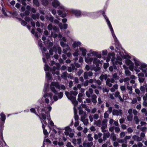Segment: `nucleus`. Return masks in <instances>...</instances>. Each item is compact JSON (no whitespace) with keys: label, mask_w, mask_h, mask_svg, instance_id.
I'll list each match as a JSON object with an SVG mask.
<instances>
[{"label":"nucleus","mask_w":147,"mask_h":147,"mask_svg":"<svg viewBox=\"0 0 147 147\" xmlns=\"http://www.w3.org/2000/svg\"><path fill=\"white\" fill-rule=\"evenodd\" d=\"M102 15L104 18H105V20H106L107 25L108 26L109 28V29L111 33L112 36L114 39V41L115 42V45H116V48L117 49V50L116 51L117 52L119 53V43L118 40L117 39V38L114 34V30L112 28L111 24L108 18L105 15V13H103Z\"/></svg>","instance_id":"nucleus-4"},{"label":"nucleus","mask_w":147,"mask_h":147,"mask_svg":"<svg viewBox=\"0 0 147 147\" xmlns=\"http://www.w3.org/2000/svg\"><path fill=\"white\" fill-rule=\"evenodd\" d=\"M93 60L92 61L94 64L96 65L97 67H94V69L95 71H98L99 70L100 68L99 67H98V64L100 63V61L96 57H93Z\"/></svg>","instance_id":"nucleus-11"},{"label":"nucleus","mask_w":147,"mask_h":147,"mask_svg":"<svg viewBox=\"0 0 147 147\" xmlns=\"http://www.w3.org/2000/svg\"><path fill=\"white\" fill-rule=\"evenodd\" d=\"M91 54L88 53L87 56L85 57V61L88 64H90L93 60V57H91Z\"/></svg>","instance_id":"nucleus-13"},{"label":"nucleus","mask_w":147,"mask_h":147,"mask_svg":"<svg viewBox=\"0 0 147 147\" xmlns=\"http://www.w3.org/2000/svg\"><path fill=\"white\" fill-rule=\"evenodd\" d=\"M82 85L84 86H88V80H86L84 82L82 83Z\"/></svg>","instance_id":"nucleus-57"},{"label":"nucleus","mask_w":147,"mask_h":147,"mask_svg":"<svg viewBox=\"0 0 147 147\" xmlns=\"http://www.w3.org/2000/svg\"><path fill=\"white\" fill-rule=\"evenodd\" d=\"M76 96H75V95L73 97H72L71 98V99H70V100H71L72 102L74 105V107H75V106H77L78 104V101L76 100ZM75 109H76L75 108Z\"/></svg>","instance_id":"nucleus-19"},{"label":"nucleus","mask_w":147,"mask_h":147,"mask_svg":"<svg viewBox=\"0 0 147 147\" xmlns=\"http://www.w3.org/2000/svg\"><path fill=\"white\" fill-rule=\"evenodd\" d=\"M52 4L54 7L57 8L59 9L58 11V13L60 16L64 18L66 16L67 13V9L60 4L57 0H53Z\"/></svg>","instance_id":"nucleus-3"},{"label":"nucleus","mask_w":147,"mask_h":147,"mask_svg":"<svg viewBox=\"0 0 147 147\" xmlns=\"http://www.w3.org/2000/svg\"><path fill=\"white\" fill-rule=\"evenodd\" d=\"M133 115H129L127 116V120L129 121H131L133 119Z\"/></svg>","instance_id":"nucleus-46"},{"label":"nucleus","mask_w":147,"mask_h":147,"mask_svg":"<svg viewBox=\"0 0 147 147\" xmlns=\"http://www.w3.org/2000/svg\"><path fill=\"white\" fill-rule=\"evenodd\" d=\"M53 31L55 32H57L59 31L58 28L55 26H53Z\"/></svg>","instance_id":"nucleus-64"},{"label":"nucleus","mask_w":147,"mask_h":147,"mask_svg":"<svg viewBox=\"0 0 147 147\" xmlns=\"http://www.w3.org/2000/svg\"><path fill=\"white\" fill-rule=\"evenodd\" d=\"M110 136V134L109 132L107 133H104L103 134V140L105 141L107 138H109Z\"/></svg>","instance_id":"nucleus-26"},{"label":"nucleus","mask_w":147,"mask_h":147,"mask_svg":"<svg viewBox=\"0 0 147 147\" xmlns=\"http://www.w3.org/2000/svg\"><path fill=\"white\" fill-rule=\"evenodd\" d=\"M94 82L95 83H96L98 85H100L101 84V82L100 80H95L94 81Z\"/></svg>","instance_id":"nucleus-59"},{"label":"nucleus","mask_w":147,"mask_h":147,"mask_svg":"<svg viewBox=\"0 0 147 147\" xmlns=\"http://www.w3.org/2000/svg\"><path fill=\"white\" fill-rule=\"evenodd\" d=\"M50 89L55 94H57L58 96L55 95L53 96V98L54 101H56L58 99H61L63 97V93L62 92H61L58 93V90L57 89L59 90H64L65 89V87L64 85L61 84L57 82H52L50 86Z\"/></svg>","instance_id":"nucleus-2"},{"label":"nucleus","mask_w":147,"mask_h":147,"mask_svg":"<svg viewBox=\"0 0 147 147\" xmlns=\"http://www.w3.org/2000/svg\"><path fill=\"white\" fill-rule=\"evenodd\" d=\"M72 12L76 17H80L81 16V13L80 11L76 10H72Z\"/></svg>","instance_id":"nucleus-16"},{"label":"nucleus","mask_w":147,"mask_h":147,"mask_svg":"<svg viewBox=\"0 0 147 147\" xmlns=\"http://www.w3.org/2000/svg\"><path fill=\"white\" fill-rule=\"evenodd\" d=\"M78 109L79 110V113L80 115L84 113L83 112L82 110V109L81 107H79L78 108Z\"/></svg>","instance_id":"nucleus-50"},{"label":"nucleus","mask_w":147,"mask_h":147,"mask_svg":"<svg viewBox=\"0 0 147 147\" xmlns=\"http://www.w3.org/2000/svg\"><path fill=\"white\" fill-rule=\"evenodd\" d=\"M87 138L88 141L90 142H92L93 140V138L92 137V134H89L88 135Z\"/></svg>","instance_id":"nucleus-39"},{"label":"nucleus","mask_w":147,"mask_h":147,"mask_svg":"<svg viewBox=\"0 0 147 147\" xmlns=\"http://www.w3.org/2000/svg\"><path fill=\"white\" fill-rule=\"evenodd\" d=\"M133 59L135 65L137 66L140 67V69L142 71V72L145 74V76L147 77V65L141 62L134 57H133Z\"/></svg>","instance_id":"nucleus-7"},{"label":"nucleus","mask_w":147,"mask_h":147,"mask_svg":"<svg viewBox=\"0 0 147 147\" xmlns=\"http://www.w3.org/2000/svg\"><path fill=\"white\" fill-rule=\"evenodd\" d=\"M30 111L31 112L35 113L36 115L39 117L40 118V117L36 113L35 109L32 108L30 109Z\"/></svg>","instance_id":"nucleus-47"},{"label":"nucleus","mask_w":147,"mask_h":147,"mask_svg":"<svg viewBox=\"0 0 147 147\" xmlns=\"http://www.w3.org/2000/svg\"><path fill=\"white\" fill-rule=\"evenodd\" d=\"M31 32L32 34H35V36L37 37H38V34H37V32H36V33L35 32V30L34 29H32V30L31 31Z\"/></svg>","instance_id":"nucleus-56"},{"label":"nucleus","mask_w":147,"mask_h":147,"mask_svg":"<svg viewBox=\"0 0 147 147\" xmlns=\"http://www.w3.org/2000/svg\"><path fill=\"white\" fill-rule=\"evenodd\" d=\"M60 45L63 47H65L66 46L68 45H66L63 41H62L60 42Z\"/></svg>","instance_id":"nucleus-58"},{"label":"nucleus","mask_w":147,"mask_h":147,"mask_svg":"<svg viewBox=\"0 0 147 147\" xmlns=\"http://www.w3.org/2000/svg\"><path fill=\"white\" fill-rule=\"evenodd\" d=\"M59 26L60 29H66L67 27V24H64L63 25L61 23L59 24Z\"/></svg>","instance_id":"nucleus-24"},{"label":"nucleus","mask_w":147,"mask_h":147,"mask_svg":"<svg viewBox=\"0 0 147 147\" xmlns=\"http://www.w3.org/2000/svg\"><path fill=\"white\" fill-rule=\"evenodd\" d=\"M49 84L47 83L45 84L43 91L45 93L43 97L39 99L37 102L38 104L40 105V107L38 106L36 108L37 111L39 113H40L42 118L40 117V119L42 124V127L44 135H46L48 134V132L45 129V125H47V123L46 121L47 118L49 122L50 120V111H51L52 108L51 106H49L45 109L46 107L48 105L49 102V98L51 100L50 102L52 104L53 102V101L52 99V93L49 94L47 93V89L48 88Z\"/></svg>","instance_id":"nucleus-1"},{"label":"nucleus","mask_w":147,"mask_h":147,"mask_svg":"<svg viewBox=\"0 0 147 147\" xmlns=\"http://www.w3.org/2000/svg\"><path fill=\"white\" fill-rule=\"evenodd\" d=\"M114 53H109L108 55L107 58L106 60L107 62H108L111 58V56H112V57L111 59V61L112 62L113 67L112 66H110L109 68V70L111 71H113V69H117V66L118 67L119 65V62L117 61L116 59L114 58L113 56Z\"/></svg>","instance_id":"nucleus-6"},{"label":"nucleus","mask_w":147,"mask_h":147,"mask_svg":"<svg viewBox=\"0 0 147 147\" xmlns=\"http://www.w3.org/2000/svg\"><path fill=\"white\" fill-rule=\"evenodd\" d=\"M97 97L95 94H93L91 96V100L92 102L94 104H95L97 102L96 99Z\"/></svg>","instance_id":"nucleus-22"},{"label":"nucleus","mask_w":147,"mask_h":147,"mask_svg":"<svg viewBox=\"0 0 147 147\" xmlns=\"http://www.w3.org/2000/svg\"><path fill=\"white\" fill-rule=\"evenodd\" d=\"M93 117L95 120H97L99 118V115L97 114H94L93 115Z\"/></svg>","instance_id":"nucleus-49"},{"label":"nucleus","mask_w":147,"mask_h":147,"mask_svg":"<svg viewBox=\"0 0 147 147\" xmlns=\"http://www.w3.org/2000/svg\"><path fill=\"white\" fill-rule=\"evenodd\" d=\"M30 12L28 11H26L24 12L23 13H21L20 15L22 17L26 16H28Z\"/></svg>","instance_id":"nucleus-34"},{"label":"nucleus","mask_w":147,"mask_h":147,"mask_svg":"<svg viewBox=\"0 0 147 147\" xmlns=\"http://www.w3.org/2000/svg\"><path fill=\"white\" fill-rule=\"evenodd\" d=\"M42 3L44 6H46L47 5L48 2L47 0H42Z\"/></svg>","instance_id":"nucleus-45"},{"label":"nucleus","mask_w":147,"mask_h":147,"mask_svg":"<svg viewBox=\"0 0 147 147\" xmlns=\"http://www.w3.org/2000/svg\"><path fill=\"white\" fill-rule=\"evenodd\" d=\"M53 26L52 24H50L48 26L47 28L49 30H51L53 29Z\"/></svg>","instance_id":"nucleus-54"},{"label":"nucleus","mask_w":147,"mask_h":147,"mask_svg":"<svg viewBox=\"0 0 147 147\" xmlns=\"http://www.w3.org/2000/svg\"><path fill=\"white\" fill-rule=\"evenodd\" d=\"M50 67L47 64H45L44 67V70L45 71H48L49 70Z\"/></svg>","instance_id":"nucleus-51"},{"label":"nucleus","mask_w":147,"mask_h":147,"mask_svg":"<svg viewBox=\"0 0 147 147\" xmlns=\"http://www.w3.org/2000/svg\"><path fill=\"white\" fill-rule=\"evenodd\" d=\"M81 42H75L73 44V47L75 48L80 45Z\"/></svg>","instance_id":"nucleus-33"},{"label":"nucleus","mask_w":147,"mask_h":147,"mask_svg":"<svg viewBox=\"0 0 147 147\" xmlns=\"http://www.w3.org/2000/svg\"><path fill=\"white\" fill-rule=\"evenodd\" d=\"M96 12H93V13H87L86 15L87 16H93L96 14Z\"/></svg>","instance_id":"nucleus-53"},{"label":"nucleus","mask_w":147,"mask_h":147,"mask_svg":"<svg viewBox=\"0 0 147 147\" xmlns=\"http://www.w3.org/2000/svg\"><path fill=\"white\" fill-rule=\"evenodd\" d=\"M93 75V73L91 71H86L84 72V77L85 80L87 79L88 77L91 78Z\"/></svg>","instance_id":"nucleus-14"},{"label":"nucleus","mask_w":147,"mask_h":147,"mask_svg":"<svg viewBox=\"0 0 147 147\" xmlns=\"http://www.w3.org/2000/svg\"><path fill=\"white\" fill-rule=\"evenodd\" d=\"M111 137L112 138L113 140L114 141H116V137L115 136V134L114 133H112L111 135Z\"/></svg>","instance_id":"nucleus-38"},{"label":"nucleus","mask_w":147,"mask_h":147,"mask_svg":"<svg viewBox=\"0 0 147 147\" xmlns=\"http://www.w3.org/2000/svg\"><path fill=\"white\" fill-rule=\"evenodd\" d=\"M123 67L125 70V73L126 76H129L131 75V72L128 70V68L125 65H123Z\"/></svg>","instance_id":"nucleus-21"},{"label":"nucleus","mask_w":147,"mask_h":147,"mask_svg":"<svg viewBox=\"0 0 147 147\" xmlns=\"http://www.w3.org/2000/svg\"><path fill=\"white\" fill-rule=\"evenodd\" d=\"M129 84H128V85L127 86V88L128 90L130 91V92H129V93L131 94L132 92V88L131 86H128Z\"/></svg>","instance_id":"nucleus-52"},{"label":"nucleus","mask_w":147,"mask_h":147,"mask_svg":"<svg viewBox=\"0 0 147 147\" xmlns=\"http://www.w3.org/2000/svg\"><path fill=\"white\" fill-rule=\"evenodd\" d=\"M62 53L65 54L68 57H70L71 55V51L70 48L68 45L66 46L65 48L63 49Z\"/></svg>","instance_id":"nucleus-12"},{"label":"nucleus","mask_w":147,"mask_h":147,"mask_svg":"<svg viewBox=\"0 0 147 147\" xmlns=\"http://www.w3.org/2000/svg\"><path fill=\"white\" fill-rule=\"evenodd\" d=\"M89 118L90 122H92L93 121V115H90L89 116Z\"/></svg>","instance_id":"nucleus-61"},{"label":"nucleus","mask_w":147,"mask_h":147,"mask_svg":"<svg viewBox=\"0 0 147 147\" xmlns=\"http://www.w3.org/2000/svg\"><path fill=\"white\" fill-rule=\"evenodd\" d=\"M112 113L113 115H119V111L116 109H113Z\"/></svg>","instance_id":"nucleus-43"},{"label":"nucleus","mask_w":147,"mask_h":147,"mask_svg":"<svg viewBox=\"0 0 147 147\" xmlns=\"http://www.w3.org/2000/svg\"><path fill=\"white\" fill-rule=\"evenodd\" d=\"M57 51L59 54H61L62 52L61 49L59 46H54L53 49L50 48L49 50L50 53L51 55L53 54V52H55L56 53Z\"/></svg>","instance_id":"nucleus-9"},{"label":"nucleus","mask_w":147,"mask_h":147,"mask_svg":"<svg viewBox=\"0 0 147 147\" xmlns=\"http://www.w3.org/2000/svg\"><path fill=\"white\" fill-rule=\"evenodd\" d=\"M83 71L82 69H79L78 71L77 72L76 74L78 76H80L81 75V74L82 73Z\"/></svg>","instance_id":"nucleus-44"},{"label":"nucleus","mask_w":147,"mask_h":147,"mask_svg":"<svg viewBox=\"0 0 147 147\" xmlns=\"http://www.w3.org/2000/svg\"><path fill=\"white\" fill-rule=\"evenodd\" d=\"M33 3L36 6L38 7L39 5V3L37 0H33Z\"/></svg>","instance_id":"nucleus-48"},{"label":"nucleus","mask_w":147,"mask_h":147,"mask_svg":"<svg viewBox=\"0 0 147 147\" xmlns=\"http://www.w3.org/2000/svg\"><path fill=\"white\" fill-rule=\"evenodd\" d=\"M10 13L11 15L14 16H16L17 15V13L16 11L11 12Z\"/></svg>","instance_id":"nucleus-62"},{"label":"nucleus","mask_w":147,"mask_h":147,"mask_svg":"<svg viewBox=\"0 0 147 147\" xmlns=\"http://www.w3.org/2000/svg\"><path fill=\"white\" fill-rule=\"evenodd\" d=\"M51 65H53L55 63L56 66H54L51 70L52 73L53 75L56 74L57 75H59V69L60 67L59 64L58 63H55V62L53 61L51 62Z\"/></svg>","instance_id":"nucleus-8"},{"label":"nucleus","mask_w":147,"mask_h":147,"mask_svg":"<svg viewBox=\"0 0 147 147\" xmlns=\"http://www.w3.org/2000/svg\"><path fill=\"white\" fill-rule=\"evenodd\" d=\"M81 52L82 55L84 56L86 55L87 51L86 50L84 47H80L79 48Z\"/></svg>","instance_id":"nucleus-20"},{"label":"nucleus","mask_w":147,"mask_h":147,"mask_svg":"<svg viewBox=\"0 0 147 147\" xmlns=\"http://www.w3.org/2000/svg\"><path fill=\"white\" fill-rule=\"evenodd\" d=\"M0 139H1V140H0V144L1 145V146H3V144H2V145L1 144L2 142L3 141V142L5 145H6V143L3 140V136L2 132L1 131H0Z\"/></svg>","instance_id":"nucleus-25"},{"label":"nucleus","mask_w":147,"mask_h":147,"mask_svg":"<svg viewBox=\"0 0 147 147\" xmlns=\"http://www.w3.org/2000/svg\"><path fill=\"white\" fill-rule=\"evenodd\" d=\"M114 82L115 80L113 78L111 79L108 78L106 81V84L109 87H111L112 85L111 83H113Z\"/></svg>","instance_id":"nucleus-15"},{"label":"nucleus","mask_w":147,"mask_h":147,"mask_svg":"<svg viewBox=\"0 0 147 147\" xmlns=\"http://www.w3.org/2000/svg\"><path fill=\"white\" fill-rule=\"evenodd\" d=\"M134 120L136 124H138L139 122V119L137 116H135L134 117Z\"/></svg>","instance_id":"nucleus-42"},{"label":"nucleus","mask_w":147,"mask_h":147,"mask_svg":"<svg viewBox=\"0 0 147 147\" xmlns=\"http://www.w3.org/2000/svg\"><path fill=\"white\" fill-rule=\"evenodd\" d=\"M93 145V142H92L86 143L85 141L83 143V145L84 147H91Z\"/></svg>","instance_id":"nucleus-18"},{"label":"nucleus","mask_w":147,"mask_h":147,"mask_svg":"<svg viewBox=\"0 0 147 147\" xmlns=\"http://www.w3.org/2000/svg\"><path fill=\"white\" fill-rule=\"evenodd\" d=\"M44 43L45 46L48 47V49L51 47L53 45V43L50 42L49 40L44 42Z\"/></svg>","instance_id":"nucleus-17"},{"label":"nucleus","mask_w":147,"mask_h":147,"mask_svg":"<svg viewBox=\"0 0 147 147\" xmlns=\"http://www.w3.org/2000/svg\"><path fill=\"white\" fill-rule=\"evenodd\" d=\"M78 94L77 92H74L73 91H71L69 93L68 92L65 91V94L69 99L70 100L74 96H76Z\"/></svg>","instance_id":"nucleus-10"},{"label":"nucleus","mask_w":147,"mask_h":147,"mask_svg":"<svg viewBox=\"0 0 147 147\" xmlns=\"http://www.w3.org/2000/svg\"><path fill=\"white\" fill-rule=\"evenodd\" d=\"M39 16L40 14L38 13H36V14H32V15L31 17L34 20H36V19H38L39 18Z\"/></svg>","instance_id":"nucleus-32"},{"label":"nucleus","mask_w":147,"mask_h":147,"mask_svg":"<svg viewBox=\"0 0 147 147\" xmlns=\"http://www.w3.org/2000/svg\"><path fill=\"white\" fill-rule=\"evenodd\" d=\"M74 119L76 121H78V119H79V117L77 114V110L76 109H75V107L74 108Z\"/></svg>","instance_id":"nucleus-30"},{"label":"nucleus","mask_w":147,"mask_h":147,"mask_svg":"<svg viewBox=\"0 0 147 147\" xmlns=\"http://www.w3.org/2000/svg\"><path fill=\"white\" fill-rule=\"evenodd\" d=\"M94 124L98 127H100L101 124L100 120L99 119L97 121L94 120Z\"/></svg>","instance_id":"nucleus-31"},{"label":"nucleus","mask_w":147,"mask_h":147,"mask_svg":"<svg viewBox=\"0 0 147 147\" xmlns=\"http://www.w3.org/2000/svg\"><path fill=\"white\" fill-rule=\"evenodd\" d=\"M107 120L106 119H103L102 122V126L101 127H103L104 128H106L107 127Z\"/></svg>","instance_id":"nucleus-28"},{"label":"nucleus","mask_w":147,"mask_h":147,"mask_svg":"<svg viewBox=\"0 0 147 147\" xmlns=\"http://www.w3.org/2000/svg\"><path fill=\"white\" fill-rule=\"evenodd\" d=\"M46 77L47 79L49 80H51L52 78L51 75L49 72L46 73Z\"/></svg>","instance_id":"nucleus-37"},{"label":"nucleus","mask_w":147,"mask_h":147,"mask_svg":"<svg viewBox=\"0 0 147 147\" xmlns=\"http://www.w3.org/2000/svg\"><path fill=\"white\" fill-rule=\"evenodd\" d=\"M133 138L134 140L137 141H141L142 140L141 137H139L138 136L136 135H134L133 137Z\"/></svg>","instance_id":"nucleus-27"},{"label":"nucleus","mask_w":147,"mask_h":147,"mask_svg":"<svg viewBox=\"0 0 147 147\" xmlns=\"http://www.w3.org/2000/svg\"><path fill=\"white\" fill-rule=\"evenodd\" d=\"M117 141H115L113 143V145L114 146L117 147L118 145V143L119 142V139L117 140Z\"/></svg>","instance_id":"nucleus-55"},{"label":"nucleus","mask_w":147,"mask_h":147,"mask_svg":"<svg viewBox=\"0 0 147 147\" xmlns=\"http://www.w3.org/2000/svg\"><path fill=\"white\" fill-rule=\"evenodd\" d=\"M82 115L81 117L80 120H83L86 119V118L87 116V114L86 112H84L83 114H82Z\"/></svg>","instance_id":"nucleus-36"},{"label":"nucleus","mask_w":147,"mask_h":147,"mask_svg":"<svg viewBox=\"0 0 147 147\" xmlns=\"http://www.w3.org/2000/svg\"><path fill=\"white\" fill-rule=\"evenodd\" d=\"M112 111V108L111 107H109L108 110L107 111V113L110 114L111 113Z\"/></svg>","instance_id":"nucleus-63"},{"label":"nucleus","mask_w":147,"mask_h":147,"mask_svg":"<svg viewBox=\"0 0 147 147\" xmlns=\"http://www.w3.org/2000/svg\"><path fill=\"white\" fill-rule=\"evenodd\" d=\"M118 88V86L117 84L114 85L113 86V87L111 88V91L112 92H114L116 89Z\"/></svg>","instance_id":"nucleus-40"},{"label":"nucleus","mask_w":147,"mask_h":147,"mask_svg":"<svg viewBox=\"0 0 147 147\" xmlns=\"http://www.w3.org/2000/svg\"><path fill=\"white\" fill-rule=\"evenodd\" d=\"M120 57L125 59V62L126 64L129 65V69L132 71H133L134 66V64L128 59L130 58V57L128 55H126L125 51L120 45Z\"/></svg>","instance_id":"nucleus-5"},{"label":"nucleus","mask_w":147,"mask_h":147,"mask_svg":"<svg viewBox=\"0 0 147 147\" xmlns=\"http://www.w3.org/2000/svg\"><path fill=\"white\" fill-rule=\"evenodd\" d=\"M99 79L102 81L103 80H107V74H102L99 77Z\"/></svg>","instance_id":"nucleus-29"},{"label":"nucleus","mask_w":147,"mask_h":147,"mask_svg":"<svg viewBox=\"0 0 147 147\" xmlns=\"http://www.w3.org/2000/svg\"><path fill=\"white\" fill-rule=\"evenodd\" d=\"M109 114L107 112H105L104 114V117L105 119L107 118L109 116Z\"/></svg>","instance_id":"nucleus-60"},{"label":"nucleus","mask_w":147,"mask_h":147,"mask_svg":"<svg viewBox=\"0 0 147 147\" xmlns=\"http://www.w3.org/2000/svg\"><path fill=\"white\" fill-rule=\"evenodd\" d=\"M45 18L47 19L50 21L51 22H53L54 21V18L51 15L49 16L46 15L45 16Z\"/></svg>","instance_id":"nucleus-23"},{"label":"nucleus","mask_w":147,"mask_h":147,"mask_svg":"<svg viewBox=\"0 0 147 147\" xmlns=\"http://www.w3.org/2000/svg\"><path fill=\"white\" fill-rule=\"evenodd\" d=\"M0 116L1 121L4 122L6 119L5 115L3 113H2L1 114Z\"/></svg>","instance_id":"nucleus-35"},{"label":"nucleus","mask_w":147,"mask_h":147,"mask_svg":"<svg viewBox=\"0 0 147 147\" xmlns=\"http://www.w3.org/2000/svg\"><path fill=\"white\" fill-rule=\"evenodd\" d=\"M81 121L83 123L84 125H87L88 124V119H86Z\"/></svg>","instance_id":"nucleus-41"}]
</instances>
